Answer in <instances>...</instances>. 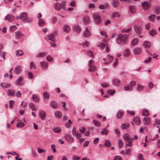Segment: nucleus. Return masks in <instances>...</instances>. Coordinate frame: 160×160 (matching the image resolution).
Masks as SVG:
<instances>
[{"instance_id": "f257e3e1", "label": "nucleus", "mask_w": 160, "mask_h": 160, "mask_svg": "<svg viewBox=\"0 0 160 160\" xmlns=\"http://www.w3.org/2000/svg\"><path fill=\"white\" fill-rule=\"evenodd\" d=\"M128 36L127 35H123L119 34L118 35V38L117 39V42L118 44L121 43L123 44H125L127 43Z\"/></svg>"}, {"instance_id": "f03ea898", "label": "nucleus", "mask_w": 160, "mask_h": 160, "mask_svg": "<svg viewBox=\"0 0 160 160\" xmlns=\"http://www.w3.org/2000/svg\"><path fill=\"white\" fill-rule=\"evenodd\" d=\"M93 18L95 23L96 24H99L101 22V19L99 14L96 12L94 13L93 14Z\"/></svg>"}, {"instance_id": "7ed1b4c3", "label": "nucleus", "mask_w": 160, "mask_h": 160, "mask_svg": "<svg viewBox=\"0 0 160 160\" xmlns=\"http://www.w3.org/2000/svg\"><path fill=\"white\" fill-rule=\"evenodd\" d=\"M88 65L89 67V71L91 72L95 71L97 69V67L94 66V63L92 60H91L89 61Z\"/></svg>"}, {"instance_id": "20e7f679", "label": "nucleus", "mask_w": 160, "mask_h": 160, "mask_svg": "<svg viewBox=\"0 0 160 160\" xmlns=\"http://www.w3.org/2000/svg\"><path fill=\"white\" fill-rule=\"evenodd\" d=\"M28 18V14L27 13L23 12L21 13L20 15V18L22 21H26V22H29L32 21V20L28 21L27 20Z\"/></svg>"}, {"instance_id": "39448f33", "label": "nucleus", "mask_w": 160, "mask_h": 160, "mask_svg": "<svg viewBox=\"0 0 160 160\" xmlns=\"http://www.w3.org/2000/svg\"><path fill=\"white\" fill-rule=\"evenodd\" d=\"M141 5L144 10H148L150 7V3L147 1H144L141 3Z\"/></svg>"}, {"instance_id": "423d86ee", "label": "nucleus", "mask_w": 160, "mask_h": 160, "mask_svg": "<svg viewBox=\"0 0 160 160\" xmlns=\"http://www.w3.org/2000/svg\"><path fill=\"white\" fill-rule=\"evenodd\" d=\"M23 78L22 76L19 77L15 82V84L18 86L23 85V83H22Z\"/></svg>"}, {"instance_id": "0eeeda50", "label": "nucleus", "mask_w": 160, "mask_h": 160, "mask_svg": "<svg viewBox=\"0 0 160 160\" xmlns=\"http://www.w3.org/2000/svg\"><path fill=\"white\" fill-rule=\"evenodd\" d=\"M4 19L5 20H8L9 22H11L14 20V17L13 15L8 14L5 17Z\"/></svg>"}, {"instance_id": "6e6552de", "label": "nucleus", "mask_w": 160, "mask_h": 160, "mask_svg": "<svg viewBox=\"0 0 160 160\" xmlns=\"http://www.w3.org/2000/svg\"><path fill=\"white\" fill-rule=\"evenodd\" d=\"M123 138L124 140L126 141H132L133 139L130 137L129 134L128 133L124 134L123 136Z\"/></svg>"}, {"instance_id": "1a4fd4ad", "label": "nucleus", "mask_w": 160, "mask_h": 160, "mask_svg": "<svg viewBox=\"0 0 160 160\" xmlns=\"http://www.w3.org/2000/svg\"><path fill=\"white\" fill-rule=\"evenodd\" d=\"M134 28L136 32L138 34H141L142 33V28L140 26L138 25H137L134 26Z\"/></svg>"}, {"instance_id": "9d476101", "label": "nucleus", "mask_w": 160, "mask_h": 160, "mask_svg": "<svg viewBox=\"0 0 160 160\" xmlns=\"http://www.w3.org/2000/svg\"><path fill=\"white\" fill-rule=\"evenodd\" d=\"M142 122H144V124L145 125H149L151 122V119L149 117H145L144 118Z\"/></svg>"}, {"instance_id": "9b49d317", "label": "nucleus", "mask_w": 160, "mask_h": 160, "mask_svg": "<svg viewBox=\"0 0 160 160\" xmlns=\"http://www.w3.org/2000/svg\"><path fill=\"white\" fill-rule=\"evenodd\" d=\"M64 138L67 141L70 142V143H72L74 141L73 138L69 135H65L64 136Z\"/></svg>"}, {"instance_id": "f8f14e48", "label": "nucleus", "mask_w": 160, "mask_h": 160, "mask_svg": "<svg viewBox=\"0 0 160 160\" xmlns=\"http://www.w3.org/2000/svg\"><path fill=\"white\" fill-rule=\"evenodd\" d=\"M39 114L41 119L42 120H44L45 119L46 114V112L44 111H40L39 112Z\"/></svg>"}, {"instance_id": "ddd939ff", "label": "nucleus", "mask_w": 160, "mask_h": 160, "mask_svg": "<svg viewBox=\"0 0 160 160\" xmlns=\"http://www.w3.org/2000/svg\"><path fill=\"white\" fill-rule=\"evenodd\" d=\"M90 36V33L88 29L86 27L85 30L84 31L83 34V36L84 37H88Z\"/></svg>"}, {"instance_id": "4468645a", "label": "nucleus", "mask_w": 160, "mask_h": 160, "mask_svg": "<svg viewBox=\"0 0 160 160\" xmlns=\"http://www.w3.org/2000/svg\"><path fill=\"white\" fill-rule=\"evenodd\" d=\"M41 68L43 69H46L48 66V64L45 61H41L40 62Z\"/></svg>"}, {"instance_id": "2eb2a0df", "label": "nucleus", "mask_w": 160, "mask_h": 160, "mask_svg": "<svg viewBox=\"0 0 160 160\" xmlns=\"http://www.w3.org/2000/svg\"><path fill=\"white\" fill-rule=\"evenodd\" d=\"M55 9L57 11H60L62 7L61 3L56 2L54 5Z\"/></svg>"}, {"instance_id": "dca6fc26", "label": "nucleus", "mask_w": 160, "mask_h": 160, "mask_svg": "<svg viewBox=\"0 0 160 160\" xmlns=\"http://www.w3.org/2000/svg\"><path fill=\"white\" fill-rule=\"evenodd\" d=\"M24 36V34L20 31H17L15 33V37L17 39H19Z\"/></svg>"}, {"instance_id": "f3484780", "label": "nucleus", "mask_w": 160, "mask_h": 160, "mask_svg": "<svg viewBox=\"0 0 160 160\" xmlns=\"http://www.w3.org/2000/svg\"><path fill=\"white\" fill-rule=\"evenodd\" d=\"M21 71L22 69L21 66L18 65L15 68L14 72L15 74H18L21 72Z\"/></svg>"}, {"instance_id": "a211bd4d", "label": "nucleus", "mask_w": 160, "mask_h": 160, "mask_svg": "<svg viewBox=\"0 0 160 160\" xmlns=\"http://www.w3.org/2000/svg\"><path fill=\"white\" fill-rule=\"evenodd\" d=\"M112 5L113 7L116 8L118 7L119 5V2L118 0H112Z\"/></svg>"}, {"instance_id": "6ab92c4d", "label": "nucleus", "mask_w": 160, "mask_h": 160, "mask_svg": "<svg viewBox=\"0 0 160 160\" xmlns=\"http://www.w3.org/2000/svg\"><path fill=\"white\" fill-rule=\"evenodd\" d=\"M33 101L35 102H38L40 101L39 97L36 94L33 95L32 98Z\"/></svg>"}, {"instance_id": "aec40b11", "label": "nucleus", "mask_w": 160, "mask_h": 160, "mask_svg": "<svg viewBox=\"0 0 160 160\" xmlns=\"http://www.w3.org/2000/svg\"><path fill=\"white\" fill-rule=\"evenodd\" d=\"M124 112L122 110H119L117 112L116 115L117 118L118 119L121 118Z\"/></svg>"}, {"instance_id": "412c9836", "label": "nucleus", "mask_w": 160, "mask_h": 160, "mask_svg": "<svg viewBox=\"0 0 160 160\" xmlns=\"http://www.w3.org/2000/svg\"><path fill=\"white\" fill-rule=\"evenodd\" d=\"M130 55V52L129 49H125L123 52V55L124 57H128Z\"/></svg>"}, {"instance_id": "4be33fe9", "label": "nucleus", "mask_w": 160, "mask_h": 160, "mask_svg": "<svg viewBox=\"0 0 160 160\" xmlns=\"http://www.w3.org/2000/svg\"><path fill=\"white\" fill-rule=\"evenodd\" d=\"M47 55V53L45 52H40L37 55V58H42L45 57Z\"/></svg>"}, {"instance_id": "5701e85b", "label": "nucleus", "mask_w": 160, "mask_h": 160, "mask_svg": "<svg viewBox=\"0 0 160 160\" xmlns=\"http://www.w3.org/2000/svg\"><path fill=\"white\" fill-rule=\"evenodd\" d=\"M15 93V91L12 89H9L7 92V94L8 96H14Z\"/></svg>"}, {"instance_id": "b1692460", "label": "nucleus", "mask_w": 160, "mask_h": 160, "mask_svg": "<svg viewBox=\"0 0 160 160\" xmlns=\"http://www.w3.org/2000/svg\"><path fill=\"white\" fill-rule=\"evenodd\" d=\"M149 34L152 37H154L157 34V31L156 29H152L148 32Z\"/></svg>"}, {"instance_id": "393cba45", "label": "nucleus", "mask_w": 160, "mask_h": 160, "mask_svg": "<svg viewBox=\"0 0 160 160\" xmlns=\"http://www.w3.org/2000/svg\"><path fill=\"white\" fill-rule=\"evenodd\" d=\"M143 46L146 48H149L151 45V43L150 42L148 41H145L143 43Z\"/></svg>"}, {"instance_id": "a878e982", "label": "nucleus", "mask_w": 160, "mask_h": 160, "mask_svg": "<svg viewBox=\"0 0 160 160\" xmlns=\"http://www.w3.org/2000/svg\"><path fill=\"white\" fill-rule=\"evenodd\" d=\"M11 86L10 83H1L0 84V86L3 88H9Z\"/></svg>"}, {"instance_id": "bb28decb", "label": "nucleus", "mask_w": 160, "mask_h": 160, "mask_svg": "<svg viewBox=\"0 0 160 160\" xmlns=\"http://www.w3.org/2000/svg\"><path fill=\"white\" fill-rule=\"evenodd\" d=\"M63 29L65 32H68L70 31V27L69 25L66 24L64 26Z\"/></svg>"}, {"instance_id": "cd10ccee", "label": "nucleus", "mask_w": 160, "mask_h": 160, "mask_svg": "<svg viewBox=\"0 0 160 160\" xmlns=\"http://www.w3.org/2000/svg\"><path fill=\"white\" fill-rule=\"evenodd\" d=\"M138 43V40L137 38H134L131 42V44L132 46H134L137 45Z\"/></svg>"}, {"instance_id": "c85d7f7f", "label": "nucleus", "mask_w": 160, "mask_h": 160, "mask_svg": "<svg viewBox=\"0 0 160 160\" xmlns=\"http://www.w3.org/2000/svg\"><path fill=\"white\" fill-rule=\"evenodd\" d=\"M144 88V87L139 84H137V90L139 92L142 91Z\"/></svg>"}, {"instance_id": "c756f323", "label": "nucleus", "mask_w": 160, "mask_h": 160, "mask_svg": "<svg viewBox=\"0 0 160 160\" xmlns=\"http://www.w3.org/2000/svg\"><path fill=\"white\" fill-rule=\"evenodd\" d=\"M58 104L54 101H52L50 102V106L53 108H56L58 107Z\"/></svg>"}, {"instance_id": "7c9ffc66", "label": "nucleus", "mask_w": 160, "mask_h": 160, "mask_svg": "<svg viewBox=\"0 0 160 160\" xmlns=\"http://www.w3.org/2000/svg\"><path fill=\"white\" fill-rule=\"evenodd\" d=\"M83 21L85 24H88L90 22L89 17L88 16H86L84 17L83 18Z\"/></svg>"}, {"instance_id": "2f4dec72", "label": "nucleus", "mask_w": 160, "mask_h": 160, "mask_svg": "<svg viewBox=\"0 0 160 160\" xmlns=\"http://www.w3.org/2000/svg\"><path fill=\"white\" fill-rule=\"evenodd\" d=\"M129 10L132 13H134L136 11V8L134 6L131 5L129 6Z\"/></svg>"}, {"instance_id": "473e14b6", "label": "nucleus", "mask_w": 160, "mask_h": 160, "mask_svg": "<svg viewBox=\"0 0 160 160\" xmlns=\"http://www.w3.org/2000/svg\"><path fill=\"white\" fill-rule=\"evenodd\" d=\"M133 52L135 54H139L141 52V50L140 48H136L133 49Z\"/></svg>"}, {"instance_id": "72a5a7b5", "label": "nucleus", "mask_w": 160, "mask_h": 160, "mask_svg": "<svg viewBox=\"0 0 160 160\" xmlns=\"http://www.w3.org/2000/svg\"><path fill=\"white\" fill-rule=\"evenodd\" d=\"M130 126L128 123L122 124L121 126V128L123 129H126L128 128Z\"/></svg>"}, {"instance_id": "f704fd0d", "label": "nucleus", "mask_w": 160, "mask_h": 160, "mask_svg": "<svg viewBox=\"0 0 160 160\" xmlns=\"http://www.w3.org/2000/svg\"><path fill=\"white\" fill-rule=\"evenodd\" d=\"M73 29L74 31H76L78 32H80L81 31V28L78 25H76L74 26L73 27Z\"/></svg>"}, {"instance_id": "c9c22d12", "label": "nucleus", "mask_w": 160, "mask_h": 160, "mask_svg": "<svg viewBox=\"0 0 160 160\" xmlns=\"http://www.w3.org/2000/svg\"><path fill=\"white\" fill-rule=\"evenodd\" d=\"M134 122L137 125H139L141 123V119L140 118L137 117L134 119Z\"/></svg>"}, {"instance_id": "e433bc0d", "label": "nucleus", "mask_w": 160, "mask_h": 160, "mask_svg": "<svg viewBox=\"0 0 160 160\" xmlns=\"http://www.w3.org/2000/svg\"><path fill=\"white\" fill-rule=\"evenodd\" d=\"M124 89L125 91H131L133 90V88L132 86H127L124 87Z\"/></svg>"}, {"instance_id": "4c0bfd02", "label": "nucleus", "mask_w": 160, "mask_h": 160, "mask_svg": "<svg viewBox=\"0 0 160 160\" xmlns=\"http://www.w3.org/2000/svg\"><path fill=\"white\" fill-rule=\"evenodd\" d=\"M45 23V21L43 19L41 18L39 19L38 21L39 26H43L44 25Z\"/></svg>"}, {"instance_id": "58836bf2", "label": "nucleus", "mask_w": 160, "mask_h": 160, "mask_svg": "<svg viewBox=\"0 0 160 160\" xmlns=\"http://www.w3.org/2000/svg\"><path fill=\"white\" fill-rule=\"evenodd\" d=\"M48 40L52 41H54L55 40V37L52 34H49L48 36Z\"/></svg>"}, {"instance_id": "ea45409f", "label": "nucleus", "mask_w": 160, "mask_h": 160, "mask_svg": "<svg viewBox=\"0 0 160 160\" xmlns=\"http://www.w3.org/2000/svg\"><path fill=\"white\" fill-rule=\"evenodd\" d=\"M142 114L143 116H146L149 115V113L147 109H144L142 111Z\"/></svg>"}, {"instance_id": "a19ab883", "label": "nucleus", "mask_w": 160, "mask_h": 160, "mask_svg": "<svg viewBox=\"0 0 160 160\" xmlns=\"http://www.w3.org/2000/svg\"><path fill=\"white\" fill-rule=\"evenodd\" d=\"M155 17L156 15H152L149 16V19L151 22H153L155 21Z\"/></svg>"}, {"instance_id": "79ce46f5", "label": "nucleus", "mask_w": 160, "mask_h": 160, "mask_svg": "<svg viewBox=\"0 0 160 160\" xmlns=\"http://www.w3.org/2000/svg\"><path fill=\"white\" fill-rule=\"evenodd\" d=\"M53 130L54 132L57 133H59L61 131V129L59 127L54 128Z\"/></svg>"}, {"instance_id": "37998d69", "label": "nucleus", "mask_w": 160, "mask_h": 160, "mask_svg": "<svg viewBox=\"0 0 160 160\" xmlns=\"http://www.w3.org/2000/svg\"><path fill=\"white\" fill-rule=\"evenodd\" d=\"M154 12L157 14L160 13V7L158 6H156L155 8Z\"/></svg>"}, {"instance_id": "c03bdc74", "label": "nucleus", "mask_w": 160, "mask_h": 160, "mask_svg": "<svg viewBox=\"0 0 160 160\" xmlns=\"http://www.w3.org/2000/svg\"><path fill=\"white\" fill-rule=\"evenodd\" d=\"M107 61L111 62L113 59V57L110 55H107Z\"/></svg>"}, {"instance_id": "a18cd8bd", "label": "nucleus", "mask_w": 160, "mask_h": 160, "mask_svg": "<svg viewBox=\"0 0 160 160\" xmlns=\"http://www.w3.org/2000/svg\"><path fill=\"white\" fill-rule=\"evenodd\" d=\"M55 115L56 117L60 118L62 116L61 112L59 111H57L55 112Z\"/></svg>"}, {"instance_id": "49530a36", "label": "nucleus", "mask_w": 160, "mask_h": 160, "mask_svg": "<svg viewBox=\"0 0 160 160\" xmlns=\"http://www.w3.org/2000/svg\"><path fill=\"white\" fill-rule=\"evenodd\" d=\"M93 122L95 126L96 127H99L101 125V123L99 121L95 120H94Z\"/></svg>"}, {"instance_id": "de8ad7c7", "label": "nucleus", "mask_w": 160, "mask_h": 160, "mask_svg": "<svg viewBox=\"0 0 160 160\" xmlns=\"http://www.w3.org/2000/svg\"><path fill=\"white\" fill-rule=\"evenodd\" d=\"M102 130L101 131V133L103 135H107L108 132V130L106 129V128L102 129Z\"/></svg>"}, {"instance_id": "09e8293b", "label": "nucleus", "mask_w": 160, "mask_h": 160, "mask_svg": "<svg viewBox=\"0 0 160 160\" xmlns=\"http://www.w3.org/2000/svg\"><path fill=\"white\" fill-rule=\"evenodd\" d=\"M16 55L17 56H20L23 54L22 51L21 50H17L16 52Z\"/></svg>"}, {"instance_id": "8fccbe9b", "label": "nucleus", "mask_w": 160, "mask_h": 160, "mask_svg": "<svg viewBox=\"0 0 160 160\" xmlns=\"http://www.w3.org/2000/svg\"><path fill=\"white\" fill-rule=\"evenodd\" d=\"M29 106L30 108L32 109V110H36V108L35 106L33 103H30Z\"/></svg>"}, {"instance_id": "3c124183", "label": "nucleus", "mask_w": 160, "mask_h": 160, "mask_svg": "<svg viewBox=\"0 0 160 160\" xmlns=\"http://www.w3.org/2000/svg\"><path fill=\"white\" fill-rule=\"evenodd\" d=\"M111 144L110 141L108 140H107L105 141V144L103 145V146H106L108 147H109L111 146Z\"/></svg>"}, {"instance_id": "603ef678", "label": "nucleus", "mask_w": 160, "mask_h": 160, "mask_svg": "<svg viewBox=\"0 0 160 160\" xmlns=\"http://www.w3.org/2000/svg\"><path fill=\"white\" fill-rule=\"evenodd\" d=\"M17 27L15 25L12 26L10 27L9 30L10 32H12L16 30Z\"/></svg>"}, {"instance_id": "864d4df0", "label": "nucleus", "mask_w": 160, "mask_h": 160, "mask_svg": "<svg viewBox=\"0 0 160 160\" xmlns=\"http://www.w3.org/2000/svg\"><path fill=\"white\" fill-rule=\"evenodd\" d=\"M43 95L44 98L48 99L49 98V94L47 92H44L43 93Z\"/></svg>"}, {"instance_id": "5fc2aeb1", "label": "nucleus", "mask_w": 160, "mask_h": 160, "mask_svg": "<svg viewBox=\"0 0 160 160\" xmlns=\"http://www.w3.org/2000/svg\"><path fill=\"white\" fill-rule=\"evenodd\" d=\"M36 66L35 64L33 62H32L30 63V69H36Z\"/></svg>"}, {"instance_id": "6e6d98bb", "label": "nucleus", "mask_w": 160, "mask_h": 160, "mask_svg": "<svg viewBox=\"0 0 160 160\" xmlns=\"http://www.w3.org/2000/svg\"><path fill=\"white\" fill-rule=\"evenodd\" d=\"M118 147L119 148H121L123 145V143L121 139H119L118 141Z\"/></svg>"}, {"instance_id": "4d7b16f0", "label": "nucleus", "mask_w": 160, "mask_h": 160, "mask_svg": "<svg viewBox=\"0 0 160 160\" xmlns=\"http://www.w3.org/2000/svg\"><path fill=\"white\" fill-rule=\"evenodd\" d=\"M120 82V81L118 79H114L112 80V82L113 84H117Z\"/></svg>"}, {"instance_id": "13d9d810", "label": "nucleus", "mask_w": 160, "mask_h": 160, "mask_svg": "<svg viewBox=\"0 0 160 160\" xmlns=\"http://www.w3.org/2000/svg\"><path fill=\"white\" fill-rule=\"evenodd\" d=\"M120 16V15H119L118 13L117 12H114L112 14V18H114L116 17L119 18Z\"/></svg>"}, {"instance_id": "bf43d9fd", "label": "nucleus", "mask_w": 160, "mask_h": 160, "mask_svg": "<svg viewBox=\"0 0 160 160\" xmlns=\"http://www.w3.org/2000/svg\"><path fill=\"white\" fill-rule=\"evenodd\" d=\"M86 130V128L85 127H81L79 128V131L82 133L85 132Z\"/></svg>"}, {"instance_id": "052dcab7", "label": "nucleus", "mask_w": 160, "mask_h": 160, "mask_svg": "<svg viewBox=\"0 0 160 160\" xmlns=\"http://www.w3.org/2000/svg\"><path fill=\"white\" fill-rule=\"evenodd\" d=\"M25 125L24 123L23 122H19V123L17 124V127L22 128Z\"/></svg>"}, {"instance_id": "680f3d73", "label": "nucleus", "mask_w": 160, "mask_h": 160, "mask_svg": "<svg viewBox=\"0 0 160 160\" xmlns=\"http://www.w3.org/2000/svg\"><path fill=\"white\" fill-rule=\"evenodd\" d=\"M114 131L117 135L118 137H119L120 135V132L119 130L117 129H115L114 130Z\"/></svg>"}, {"instance_id": "e2e57ef3", "label": "nucleus", "mask_w": 160, "mask_h": 160, "mask_svg": "<svg viewBox=\"0 0 160 160\" xmlns=\"http://www.w3.org/2000/svg\"><path fill=\"white\" fill-rule=\"evenodd\" d=\"M114 160H122V158L119 156L117 155L114 157Z\"/></svg>"}, {"instance_id": "0e129e2a", "label": "nucleus", "mask_w": 160, "mask_h": 160, "mask_svg": "<svg viewBox=\"0 0 160 160\" xmlns=\"http://www.w3.org/2000/svg\"><path fill=\"white\" fill-rule=\"evenodd\" d=\"M118 62V59L117 58H115V60L114 63H113V66L116 67L117 66Z\"/></svg>"}, {"instance_id": "69168bd1", "label": "nucleus", "mask_w": 160, "mask_h": 160, "mask_svg": "<svg viewBox=\"0 0 160 160\" xmlns=\"http://www.w3.org/2000/svg\"><path fill=\"white\" fill-rule=\"evenodd\" d=\"M28 76L29 78L32 79L33 77V75L32 73L31 72H28Z\"/></svg>"}, {"instance_id": "338daca9", "label": "nucleus", "mask_w": 160, "mask_h": 160, "mask_svg": "<svg viewBox=\"0 0 160 160\" xmlns=\"http://www.w3.org/2000/svg\"><path fill=\"white\" fill-rule=\"evenodd\" d=\"M105 46V44L103 42H101L100 43L99 47L101 49H103Z\"/></svg>"}, {"instance_id": "774afa93", "label": "nucleus", "mask_w": 160, "mask_h": 160, "mask_svg": "<svg viewBox=\"0 0 160 160\" xmlns=\"http://www.w3.org/2000/svg\"><path fill=\"white\" fill-rule=\"evenodd\" d=\"M138 157L139 160H144L142 155L141 153H139Z\"/></svg>"}]
</instances>
